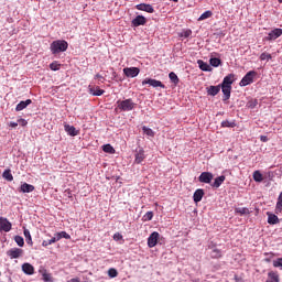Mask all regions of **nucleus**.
Listing matches in <instances>:
<instances>
[{"label":"nucleus","mask_w":282,"mask_h":282,"mask_svg":"<svg viewBox=\"0 0 282 282\" xmlns=\"http://www.w3.org/2000/svg\"><path fill=\"white\" fill-rule=\"evenodd\" d=\"M55 237H57L58 241H61V239H72V236H69V234L66 231L57 232L55 234Z\"/></svg>","instance_id":"2f4dec72"},{"label":"nucleus","mask_w":282,"mask_h":282,"mask_svg":"<svg viewBox=\"0 0 282 282\" xmlns=\"http://www.w3.org/2000/svg\"><path fill=\"white\" fill-rule=\"evenodd\" d=\"M279 1V3H282V0H278Z\"/></svg>","instance_id":"13d9d810"},{"label":"nucleus","mask_w":282,"mask_h":282,"mask_svg":"<svg viewBox=\"0 0 282 282\" xmlns=\"http://www.w3.org/2000/svg\"><path fill=\"white\" fill-rule=\"evenodd\" d=\"M209 64L212 65V67H219L221 65V59L217 57H212L209 59Z\"/></svg>","instance_id":"f704fd0d"},{"label":"nucleus","mask_w":282,"mask_h":282,"mask_svg":"<svg viewBox=\"0 0 282 282\" xmlns=\"http://www.w3.org/2000/svg\"><path fill=\"white\" fill-rule=\"evenodd\" d=\"M281 34H282V29H274L268 34L267 41H276V39H279Z\"/></svg>","instance_id":"ddd939ff"},{"label":"nucleus","mask_w":282,"mask_h":282,"mask_svg":"<svg viewBox=\"0 0 282 282\" xmlns=\"http://www.w3.org/2000/svg\"><path fill=\"white\" fill-rule=\"evenodd\" d=\"M147 160V155L144 154V149H139L134 154V164H142Z\"/></svg>","instance_id":"1a4fd4ad"},{"label":"nucleus","mask_w":282,"mask_h":282,"mask_svg":"<svg viewBox=\"0 0 282 282\" xmlns=\"http://www.w3.org/2000/svg\"><path fill=\"white\" fill-rule=\"evenodd\" d=\"M257 77V72L250 70L248 72L242 79L240 80V87H248V85H252L254 83V78Z\"/></svg>","instance_id":"7ed1b4c3"},{"label":"nucleus","mask_w":282,"mask_h":282,"mask_svg":"<svg viewBox=\"0 0 282 282\" xmlns=\"http://www.w3.org/2000/svg\"><path fill=\"white\" fill-rule=\"evenodd\" d=\"M7 254L10 257V259H19L20 257H23V249L12 248L7 251Z\"/></svg>","instance_id":"6e6552de"},{"label":"nucleus","mask_w":282,"mask_h":282,"mask_svg":"<svg viewBox=\"0 0 282 282\" xmlns=\"http://www.w3.org/2000/svg\"><path fill=\"white\" fill-rule=\"evenodd\" d=\"M22 271L24 272V274L32 275L34 274V265L25 262L22 264Z\"/></svg>","instance_id":"6ab92c4d"},{"label":"nucleus","mask_w":282,"mask_h":282,"mask_svg":"<svg viewBox=\"0 0 282 282\" xmlns=\"http://www.w3.org/2000/svg\"><path fill=\"white\" fill-rule=\"evenodd\" d=\"M137 10H141L142 12H149V14H153L155 12V9H153V6L141 3L137 6Z\"/></svg>","instance_id":"f8f14e48"},{"label":"nucleus","mask_w":282,"mask_h":282,"mask_svg":"<svg viewBox=\"0 0 282 282\" xmlns=\"http://www.w3.org/2000/svg\"><path fill=\"white\" fill-rule=\"evenodd\" d=\"M260 140H261V142H268V137L267 135H261Z\"/></svg>","instance_id":"603ef678"},{"label":"nucleus","mask_w":282,"mask_h":282,"mask_svg":"<svg viewBox=\"0 0 282 282\" xmlns=\"http://www.w3.org/2000/svg\"><path fill=\"white\" fill-rule=\"evenodd\" d=\"M273 268H280L282 270V258L273 260Z\"/></svg>","instance_id":"09e8293b"},{"label":"nucleus","mask_w":282,"mask_h":282,"mask_svg":"<svg viewBox=\"0 0 282 282\" xmlns=\"http://www.w3.org/2000/svg\"><path fill=\"white\" fill-rule=\"evenodd\" d=\"M56 241H58V237L54 236L53 238H51L50 240H44L42 242L43 248H47V246H52V243H56Z\"/></svg>","instance_id":"7c9ffc66"},{"label":"nucleus","mask_w":282,"mask_h":282,"mask_svg":"<svg viewBox=\"0 0 282 282\" xmlns=\"http://www.w3.org/2000/svg\"><path fill=\"white\" fill-rule=\"evenodd\" d=\"M212 259H221V250L219 249H213L210 252Z\"/></svg>","instance_id":"72a5a7b5"},{"label":"nucleus","mask_w":282,"mask_h":282,"mask_svg":"<svg viewBox=\"0 0 282 282\" xmlns=\"http://www.w3.org/2000/svg\"><path fill=\"white\" fill-rule=\"evenodd\" d=\"M235 83V74H229L227 75L224 80H223V84L221 86H225V87H232V84Z\"/></svg>","instance_id":"2eb2a0df"},{"label":"nucleus","mask_w":282,"mask_h":282,"mask_svg":"<svg viewBox=\"0 0 282 282\" xmlns=\"http://www.w3.org/2000/svg\"><path fill=\"white\" fill-rule=\"evenodd\" d=\"M3 180H7V182H12L14 180V176L12 175V171L10 169L4 170L2 173Z\"/></svg>","instance_id":"cd10ccee"},{"label":"nucleus","mask_w":282,"mask_h":282,"mask_svg":"<svg viewBox=\"0 0 282 282\" xmlns=\"http://www.w3.org/2000/svg\"><path fill=\"white\" fill-rule=\"evenodd\" d=\"M224 182H226V176L225 175L218 176V177L215 178L212 186L214 188H219V186H221L224 184Z\"/></svg>","instance_id":"b1692460"},{"label":"nucleus","mask_w":282,"mask_h":282,"mask_svg":"<svg viewBox=\"0 0 282 282\" xmlns=\"http://www.w3.org/2000/svg\"><path fill=\"white\" fill-rule=\"evenodd\" d=\"M9 127H12V129H17V127H19V123L18 122H14V121H11L9 123Z\"/></svg>","instance_id":"3c124183"},{"label":"nucleus","mask_w":282,"mask_h":282,"mask_svg":"<svg viewBox=\"0 0 282 282\" xmlns=\"http://www.w3.org/2000/svg\"><path fill=\"white\" fill-rule=\"evenodd\" d=\"M29 105H32V99L20 101L15 107V111H23V109H25Z\"/></svg>","instance_id":"aec40b11"},{"label":"nucleus","mask_w":282,"mask_h":282,"mask_svg":"<svg viewBox=\"0 0 282 282\" xmlns=\"http://www.w3.org/2000/svg\"><path fill=\"white\" fill-rule=\"evenodd\" d=\"M267 215H268V224H270L271 226L279 224V216L271 213H267Z\"/></svg>","instance_id":"bb28decb"},{"label":"nucleus","mask_w":282,"mask_h":282,"mask_svg":"<svg viewBox=\"0 0 282 282\" xmlns=\"http://www.w3.org/2000/svg\"><path fill=\"white\" fill-rule=\"evenodd\" d=\"M221 90L225 96L224 100H230V91H232V86H221Z\"/></svg>","instance_id":"a878e982"},{"label":"nucleus","mask_w":282,"mask_h":282,"mask_svg":"<svg viewBox=\"0 0 282 282\" xmlns=\"http://www.w3.org/2000/svg\"><path fill=\"white\" fill-rule=\"evenodd\" d=\"M160 239V234L158 231H153L148 238V246L150 248H155L158 246V240Z\"/></svg>","instance_id":"0eeeda50"},{"label":"nucleus","mask_w":282,"mask_h":282,"mask_svg":"<svg viewBox=\"0 0 282 282\" xmlns=\"http://www.w3.org/2000/svg\"><path fill=\"white\" fill-rule=\"evenodd\" d=\"M132 28H140V25L147 24V18L144 15H137L132 21Z\"/></svg>","instance_id":"9b49d317"},{"label":"nucleus","mask_w":282,"mask_h":282,"mask_svg":"<svg viewBox=\"0 0 282 282\" xmlns=\"http://www.w3.org/2000/svg\"><path fill=\"white\" fill-rule=\"evenodd\" d=\"M213 17V11H205L199 18L198 21H206V19H210Z\"/></svg>","instance_id":"e433bc0d"},{"label":"nucleus","mask_w":282,"mask_h":282,"mask_svg":"<svg viewBox=\"0 0 282 282\" xmlns=\"http://www.w3.org/2000/svg\"><path fill=\"white\" fill-rule=\"evenodd\" d=\"M102 151L105 153H111V154L116 153V149H113L111 144H105L102 147Z\"/></svg>","instance_id":"58836bf2"},{"label":"nucleus","mask_w":282,"mask_h":282,"mask_svg":"<svg viewBox=\"0 0 282 282\" xmlns=\"http://www.w3.org/2000/svg\"><path fill=\"white\" fill-rule=\"evenodd\" d=\"M64 129L68 135H72V137L78 135V131L74 126L65 124Z\"/></svg>","instance_id":"412c9836"},{"label":"nucleus","mask_w":282,"mask_h":282,"mask_svg":"<svg viewBox=\"0 0 282 282\" xmlns=\"http://www.w3.org/2000/svg\"><path fill=\"white\" fill-rule=\"evenodd\" d=\"M153 212H148L147 214L143 215L142 219L144 221H151V219H153Z\"/></svg>","instance_id":"49530a36"},{"label":"nucleus","mask_w":282,"mask_h":282,"mask_svg":"<svg viewBox=\"0 0 282 282\" xmlns=\"http://www.w3.org/2000/svg\"><path fill=\"white\" fill-rule=\"evenodd\" d=\"M108 276H109L110 279H116V276H118V270H116V269H113V268L109 269V270H108Z\"/></svg>","instance_id":"c03bdc74"},{"label":"nucleus","mask_w":282,"mask_h":282,"mask_svg":"<svg viewBox=\"0 0 282 282\" xmlns=\"http://www.w3.org/2000/svg\"><path fill=\"white\" fill-rule=\"evenodd\" d=\"M191 34H193V31L191 30H184L181 32L180 36L183 39H188V36H191Z\"/></svg>","instance_id":"de8ad7c7"},{"label":"nucleus","mask_w":282,"mask_h":282,"mask_svg":"<svg viewBox=\"0 0 282 282\" xmlns=\"http://www.w3.org/2000/svg\"><path fill=\"white\" fill-rule=\"evenodd\" d=\"M235 213L238 215H250V209L248 207H236Z\"/></svg>","instance_id":"c85d7f7f"},{"label":"nucleus","mask_w":282,"mask_h":282,"mask_svg":"<svg viewBox=\"0 0 282 282\" xmlns=\"http://www.w3.org/2000/svg\"><path fill=\"white\" fill-rule=\"evenodd\" d=\"M198 181L203 184H210L213 182V173L210 172H203L200 173Z\"/></svg>","instance_id":"9d476101"},{"label":"nucleus","mask_w":282,"mask_h":282,"mask_svg":"<svg viewBox=\"0 0 282 282\" xmlns=\"http://www.w3.org/2000/svg\"><path fill=\"white\" fill-rule=\"evenodd\" d=\"M197 65L199 66V69H202V72H210L213 68H210V65H208V63L198 59L197 61Z\"/></svg>","instance_id":"393cba45"},{"label":"nucleus","mask_w":282,"mask_h":282,"mask_svg":"<svg viewBox=\"0 0 282 282\" xmlns=\"http://www.w3.org/2000/svg\"><path fill=\"white\" fill-rule=\"evenodd\" d=\"M123 74L127 78H135L140 74V68L138 67H126L123 68Z\"/></svg>","instance_id":"39448f33"},{"label":"nucleus","mask_w":282,"mask_h":282,"mask_svg":"<svg viewBox=\"0 0 282 282\" xmlns=\"http://www.w3.org/2000/svg\"><path fill=\"white\" fill-rule=\"evenodd\" d=\"M95 78H99V79H101V80H105V77H102V75H100V74H97V75L95 76Z\"/></svg>","instance_id":"6e6d98bb"},{"label":"nucleus","mask_w":282,"mask_h":282,"mask_svg":"<svg viewBox=\"0 0 282 282\" xmlns=\"http://www.w3.org/2000/svg\"><path fill=\"white\" fill-rule=\"evenodd\" d=\"M281 278H279V272L276 271H270L268 273V279L265 282H280Z\"/></svg>","instance_id":"f3484780"},{"label":"nucleus","mask_w":282,"mask_h":282,"mask_svg":"<svg viewBox=\"0 0 282 282\" xmlns=\"http://www.w3.org/2000/svg\"><path fill=\"white\" fill-rule=\"evenodd\" d=\"M32 192H34V185L23 183L20 186V193H32Z\"/></svg>","instance_id":"4be33fe9"},{"label":"nucleus","mask_w":282,"mask_h":282,"mask_svg":"<svg viewBox=\"0 0 282 282\" xmlns=\"http://www.w3.org/2000/svg\"><path fill=\"white\" fill-rule=\"evenodd\" d=\"M234 280H235L236 282H239V275H235V276H234Z\"/></svg>","instance_id":"4d7b16f0"},{"label":"nucleus","mask_w":282,"mask_h":282,"mask_svg":"<svg viewBox=\"0 0 282 282\" xmlns=\"http://www.w3.org/2000/svg\"><path fill=\"white\" fill-rule=\"evenodd\" d=\"M247 107H248L249 109H254V107H257V100H250V101H248Z\"/></svg>","instance_id":"8fccbe9b"},{"label":"nucleus","mask_w":282,"mask_h":282,"mask_svg":"<svg viewBox=\"0 0 282 282\" xmlns=\"http://www.w3.org/2000/svg\"><path fill=\"white\" fill-rule=\"evenodd\" d=\"M169 78L174 85H180V77H177V74H175L174 72H171L169 74Z\"/></svg>","instance_id":"c756f323"},{"label":"nucleus","mask_w":282,"mask_h":282,"mask_svg":"<svg viewBox=\"0 0 282 282\" xmlns=\"http://www.w3.org/2000/svg\"><path fill=\"white\" fill-rule=\"evenodd\" d=\"M253 180H254V182H263V174H261L260 171H254Z\"/></svg>","instance_id":"ea45409f"},{"label":"nucleus","mask_w":282,"mask_h":282,"mask_svg":"<svg viewBox=\"0 0 282 282\" xmlns=\"http://www.w3.org/2000/svg\"><path fill=\"white\" fill-rule=\"evenodd\" d=\"M24 237L26 239V243L29 246H33L34 242H32V235L30 234V230L24 229Z\"/></svg>","instance_id":"c9c22d12"},{"label":"nucleus","mask_w":282,"mask_h":282,"mask_svg":"<svg viewBox=\"0 0 282 282\" xmlns=\"http://www.w3.org/2000/svg\"><path fill=\"white\" fill-rule=\"evenodd\" d=\"M69 44L65 40H56L51 44L52 54H61V52H67Z\"/></svg>","instance_id":"f257e3e1"},{"label":"nucleus","mask_w":282,"mask_h":282,"mask_svg":"<svg viewBox=\"0 0 282 282\" xmlns=\"http://www.w3.org/2000/svg\"><path fill=\"white\" fill-rule=\"evenodd\" d=\"M113 239H122V235H120V234H115Z\"/></svg>","instance_id":"864d4df0"},{"label":"nucleus","mask_w":282,"mask_h":282,"mask_svg":"<svg viewBox=\"0 0 282 282\" xmlns=\"http://www.w3.org/2000/svg\"><path fill=\"white\" fill-rule=\"evenodd\" d=\"M260 61H272V55L264 52L260 55Z\"/></svg>","instance_id":"a18cd8bd"},{"label":"nucleus","mask_w":282,"mask_h":282,"mask_svg":"<svg viewBox=\"0 0 282 282\" xmlns=\"http://www.w3.org/2000/svg\"><path fill=\"white\" fill-rule=\"evenodd\" d=\"M275 210H276V213H281L282 212V192L280 193V195L278 197Z\"/></svg>","instance_id":"a19ab883"},{"label":"nucleus","mask_w":282,"mask_h":282,"mask_svg":"<svg viewBox=\"0 0 282 282\" xmlns=\"http://www.w3.org/2000/svg\"><path fill=\"white\" fill-rule=\"evenodd\" d=\"M0 230L10 232L12 230V223L8 218L0 217Z\"/></svg>","instance_id":"423d86ee"},{"label":"nucleus","mask_w":282,"mask_h":282,"mask_svg":"<svg viewBox=\"0 0 282 282\" xmlns=\"http://www.w3.org/2000/svg\"><path fill=\"white\" fill-rule=\"evenodd\" d=\"M88 91L91 96H102V94H105V90L100 89L99 86H88Z\"/></svg>","instance_id":"4468645a"},{"label":"nucleus","mask_w":282,"mask_h":282,"mask_svg":"<svg viewBox=\"0 0 282 282\" xmlns=\"http://www.w3.org/2000/svg\"><path fill=\"white\" fill-rule=\"evenodd\" d=\"M117 105L120 111H133V109H135V102H133V99L118 100Z\"/></svg>","instance_id":"f03ea898"},{"label":"nucleus","mask_w":282,"mask_h":282,"mask_svg":"<svg viewBox=\"0 0 282 282\" xmlns=\"http://www.w3.org/2000/svg\"><path fill=\"white\" fill-rule=\"evenodd\" d=\"M142 85H150V87H154V88L161 87V89L166 88V86L161 80L153 79V78L143 79Z\"/></svg>","instance_id":"20e7f679"},{"label":"nucleus","mask_w":282,"mask_h":282,"mask_svg":"<svg viewBox=\"0 0 282 282\" xmlns=\"http://www.w3.org/2000/svg\"><path fill=\"white\" fill-rule=\"evenodd\" d=\"M219 91H221L220 86H209L207 88L208 96H217V94H219Z\"/></svg>","instance_id":"5701e85b"},{"label":"nucleus","mask_w":282,"mask_h":282,"mask_svg":"<svg viewBox=\"0 0 282 282\" xmlns=\"http://www.w3.org/2000/svg\"><path fill=\"white\" fill-rule=\"evenodd\" d=\"M20 122H21L22 127H25V124H28V121H25V119H20Z\"/></svg>","instance_id":"5fc2aeb1"},{"label":"nucleus","mask_w":282,"mask_h":282,"mask_svg":"<svg viewBox=\"0 0 282 282\" xmlns=\"http://www.w3.org/2000/svg\"><path fill=\"white\" fill-rule=\"evenodd\" d=\"M40 274H42V280L44 282H54V278H52V273H47V270L45 269H40L39 270Z\"/></svg>","instance_id":"dca6fc26"},{"label":"nucleus","mask_w":282,"mask_h":282,"mask_svg":"<svg viewBox=\"0 0 282 282\" xmlns=\"http://www.w3.org/2000/svg\"><path fill=\"white\" fill-rule=\"evenodd\" d=\"M203 198H204V189L202 188L196 189L193 195V199L195 204H198V202H202Z\"/></svg>","instance_id":"a211bd4d"},{"label":"nucleus","mask_w":282,"mask_h":282,"mask_svg":"<svg viewBox=\"0 0 282 282\" xmlns=\"http://www.w3.org/2000/svg\"><path fill=\"white\" fill-rule=\"evenodd\" d=\"M221 127L234 129V127H237V123L235 122V120L232 121L225 120L221 122Z\"/></svg>","instance_id":"473e14b6"},{"label":"nucleus","mask_w":282,"mask_h":282,"mask_svg":"<svg viewBox=\"0 0 282 282\" xmlns=\"http://www.w3.org/2000/svg\"><path fill=\"white\" fill-rule=\"evenodd\" d=\"M14 241L20 248H23V246H25V240L21 236H15Z\"/></svg>","instance_id":"79ce46f5"},{"label":"nucleus","mask_w":282,"mask_h":282,"mask_svg":"<svg viewBox=\"0 0 282 282\" xmlns=\"http://www.w3.org/2000/svg\"><path fill=\"white\" fill-rule=\"evenodd\" d=\"M142 131L143 133H145V135H149L150 138H153V135H155V132H153V130L151 128H148L147 126L142 127Z\"/></svg>","instance_id":"4c0bfd02"},{"label":"nucleus","mask_w":282,"mask_h":282,"mask_svg":"<svg viewBox=\"0 0 282 282\" xmlns=\"http://www.w3.org/2000/svg\"><path fill=\"white\" fill-rule=\"evenodd\" d=\"M50 69H52V72H58V69H61V64L53 62L50 64Z\"/></svg>","instance_id":"37998d69"}]
</instances>
